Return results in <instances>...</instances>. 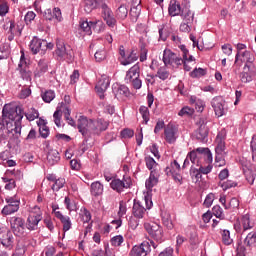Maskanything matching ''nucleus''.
<instances>
[{"mask_svg":"<svg viewBox=\"0 0 256 256\" xmlns=\"http://www.w3.org/2000/svg\"><path fill=\"white\" fill-rule=\"evenodd\" d=\"M83 10L87 15L93 13L94 9H102V17L108 27H115L117 20L113 17V11L107 6L105 0H83L81 3Z\"/></svg>","mask_w":256,"mask_h":256,"instance_id":"1","label":"nucleus"},{"mask_svg":"<svg viewBox=\"0 0 256 256\" xmlns=\"http://www.w3.org/2000/svg\"><path fill=\"white\" fill-rule=\"evenodd\" d=\"M77 129L83 137V145H85L89 139L93 137V119H89L86 116H80L77 120Z\"/></svg>","mask_w":256,"mask_h":256,"instance_id":"2","label":"nucleus"},{"mask_svg":"<svg viewBox=\"0 0 256 256\" xmlns=\"http://www.w3.org/2000/svg\"><path fill=\"white\" fill-rule=\"evenodd\" d=\"M2 116L9 121H17V127H19V121L23 120V109L13 103L6 104L2 109Z\"/></svg>","mask_w":256,"mask_h":256,"instance_id":"3","label":"nucleus"},{"mask_svg":"<svg viewBox=\"0 0 256 256\" xmlns=\"http://www.w3.org/2000/svg\"><path fill=\"white\" fill-rule=\"evenodd\" d=\"M2 116L9 121H17V127H19V121L23 120V109L13 103L6 104L2 109Z\"/></svg>","mask_w":256,"mask_h":256,"instance_id":"4","label":"nucleus"},{"mask_svg":"<svg viewBox=\"0 0 256 256\" xmlns=\"http://www.w3.org/2000/svg\"><path fill=\"white\" fill-rule=\"evenodd\" d=\"M125 81L129 83L133 89H141L143 81H141V65L139 63H136L126 72Z\"/></svg>","mask_w":256,"mask_h":256,"instance_id":"5","label":"nucleus"},{"mask_svg":"<svg viewBox=\"0 0 256 256\" xmlns=\"http://www.w3.org/2000/svg\"><path fill=\"white\" fill-rule=\"evenodd\" d=\"M56 55L62 61H73L75 54L73 48L69 45H65V42L61 39H56Z\"/></svg>","mask_w":256,"mask_h":256,"instance_id":"6","label":"nucleus"},{"mask_svg":"<svg viewBox=\"0 0 256 256\" xmlns=\"http://www.w3.org/2000/svg\"><path fill=\"white\" fill-rule=\"evenodd\" d=\"M144 228L147 231L149 237L154 239L156 243H163L165 241L163 227L155 222L145 223Z\"/></svg>","mask_w":256,"mask_h":256,"instance_id":"7","label":"nucleus"},{"mask_svg":"<svg viewBox=\"0 0 256 256\" xmlns=\"http://www.w3.org/2000/svg\"><path fill=\"white\" fill-rule=\"evenodd\" d=\"M10 227L12 230V233L16 237H25L27 235V232H25V229L27 228L25 219L22 217H12L10 218Z\"/></svg>","mask_w":256,"mask_h":256,"instance_id":"8","label":"nucleus"},{"mask_svg":"<svg viewBox=\"0 0 256 256\" xmlns=\"http://www.w3.org/2000/svg\"><path fill=\"white\" fill-rule=\"evenodd\" d=\"M199 129L195 131L194 137L200 143H207L209 137V128L207 127V122L205 118H200L198 121Z\"/></svg>","mask_w":256,"mask_h":256,"instance_id":"9","label":"nucleus"},{"mask_svg":"<svg viewBox=\"0 0 256 256\" xmlns=\"http://www.w3.org/2000/svg\"><path fill=\"white\" fill-rule=\"evenodd\" d=\"M162 61L165 67H167V65H183V58L179 57L176 53H173V51L169 49L164 50Z\"/></svg>","mask_w":256,"mask_h":256,"instance_id":"10","label":"nucleus"},{"mask_svg":"<svg viewBox=\"0 0 256 256\" xmlns=\"http://www.w3.org/2000/svg\"><path fill=\"white\" fill-rule=\"evenodd\" d=\"M110 187L116 193H123L124 189L131 187V177H124L123 180L115 178L111 181Z\"/></svg>","mask_w":256,"mask_h":256,"instance_id":"11","label":"nucleus"},{"mask_svg":"<svg viewBox=\"0 0 256 256\" xmlns=\"http://www.w3.org/2000/svg\"><path fill=\"white\" fill-rule=\"evenodd\" d=\"M5 201L7 205L2 209V215H12V213H17L19 211L21 201L13 197H8Z\"/></svg>","mask_w":256,"mask_h":256,"instance_id":"12","label":"nucleus"},{"mask_svg":"<svg viewBox=\"0 0 256 256\" xmlns=\"http://www.w3.org/2000/svg\"><path fill=\"white\" fill-rule=\"evenodd\" d=\"M106 129H109V121L103 118L92 120V136L101 135Z\"/></svg>","mask_w":256,"mask_h":256,"instance_id":"13","label":"nucleus"},{"mask_svg":"<svg viewBox=\"0 0 256 256\" xmlns=\"http://www.w3.org/2000/svg\"><path fill=\"white\" fill-rule=\"evenodd\" d=\"M149 253H151V245H149V242H143L140 245L133 246L129 256H147Z\"/></svg>","mask_w":256,"mask_h":256,"instance_id":"14","label":"nucleus"},{"mask_svg":"<svg viewBox=\"0 0 256 256\" xmlns=\"http://www.w3.org/2000/svg\"><path fill=\"white\" fill-rule=\"evenodd\" d=\"M0 243L3 247H13V243H15L13 232L5 228H0Z\"/></svg>","mask_w":256,"mask_h":256,"instance_id":"15","label":"nucleus"},{"mask_svg":"<svg viewBox=\"0 0 256 256\" xmlns=\"http://www.w3.org/2000/svg\"><path fill=\"white\" fill-rule=\"evenodd\" d=\"M255 65H245L243 71L240 74V81L242 83H251L253 81V77H255Z\"/></svg>","mask_w":256,"mask_h":256,"instance_id":"16","label":"nucleus"},{"mask_svg":"<svg viewBox=\"0 0 256 256\" xmlns=\"http://www.w3.org/2000/svg\"><path fill=\"white\" fill-rule=\"evenodd\" d=\"M211 105L217 117H223V115H225V100H223V97H214L211 101Z\"/></svg>","mask_w":256,"mask_h":256,"instance_id":"17","label":"nucleus"},{"mask_svg":"<svg viewBox=\"0 0 256 256\" xmlns=\"http://www.w3.org/2000/svg\"><path fill=\"white\" fill-rule=\"evenodd\" d=\"M6 133H8V135H13V137H15L16 139H18V137H21V121H19V125L17 128V120H9L6 121Z\"/></svg>","mask_w":256,"mask_h":256,"instance_id":"18","label":"nucleus"},{"mask_svg":"<svg viewBox=\"0 0 256 256\" xmlns=\"http://www.w3.org/2000/svg\"><path fill=\"white\" fill-rule=\"evenodd\" d=\"M177 127L173 124H168L164 129V137L167 143L173 144L177 141Z\"/></svg>","mask_w":256,"mask_h":256,"instance_id":"19","label":"nucleus"},{"mask_svg":"<svg viewBox=\"0 0 256 256\" xmlns=\"http://www.w3.org/2000/svg\"><path fill=\"white\" fill-rule=\"evenodd\" d=\"M43 219L41 214L29 215L26 221V229L28 231H37L39 229V222Z\"/></svg>","mask_w":256,"mask_h":256,"instance_id":"20","label":"nucleus"},{"mask_svg":"<svg viewBox=\"0 0 256 256\" xmlns=\"http://www.w3.org/2000/svg\"><path fill=\"white\" fill-rule=\"evenodd\" d=\"M44 18L47 21H57L60 23V21H63V15L61 14V9L60 8H54L53 10L51 9H46L44 11Z\"/></svg>","mask_w":256,"mask_h":256,"instance_id":"21","label":"nucleus"},{"mask_svg":"<svg viewBox=\"0 0 256 256\" xmlns=\"http://www.w3.org/2000/svg\"><path fill=\"white\" fill-rule=\"evenodd\" d=\"M242 169L246 177V181L249 183V185H253V183H255L256 167L251 164H247L242 166Z\"/></svg>","mask_w":256,"mask_h":256,"instance_id":"22","label":"nucleus"},{"mask_svg":"<svg viewBox=\"0 0 256 256\" xmlns=\"http://www.w3.org/2000/svg\"><path fill=\"white\" fill-rule=\"evenodd\" d=\"M141 15V0H132L130 8V18L134 23L139 19Z\"/></svg>","mask_w":256,"mask_h":256,"instance_id":"23","label":"nucleus"},{"mask_svg":"<svg viewBox=\"0 0 256 256\" xmlns=\"http://www.w3.org/2000/svg\"><path fill=\"white\" fill-rule=\"evenodd\" d=\"M183 4L179 3L177 0H171L169 7H168V13L171 15V17H177L178 15H181L183 12Z\"/></svg>","mask_w":256,"mask_h":256,"instance_id":"24","label":"nucleus"},{"mask_svg":"<svg viewBox=\"0 0 256 256\" xmlns=\"http://www.w3.org/2000/svg\"><path fill=\"white\" fill-rule=\"evenodd\" d=\"M113 94L115 95L116 99H123L125 97H129V88L125 85H114L112 87Z\"/></svg>","mask_w":256,"mask_h":256,"instance_id":"25","label":"nucleus"},{"mask_svg":"<svg viewBox=\"0 0 256 256\" xmlns=\"http://www.w3.org/2000/svg\"><path fill=\"white\" fill-rule=\"evenodd\" d=\"M132 213L136 219H143L145 217V213H147V209L143 207L141 201L134 200Z\"/></svg>","mask_w":256,"mask_h":256,"instance_id":"26","label":"nucleus"},{"mask_svg":"<svg viewBox=\"0 0 256 256\" xmlns=\"http://www.w3.org/2000/svg\"><path fill=\"white\" fill-rule=\"evenodd\" d=\"M109 85H110L109 78H102L96 84L95 89L98 95L100 96V99H103V97H105L103 93L107 91V89L109 88Z\"/></svg>","mask_w":256,"mask_h":256,"instance_id":"27","label":"nucleus"},{"mask_svg":"<svg viewBox=\"0 0 256 256\" xmlns=\"http://www.w3.org/2000/svg\"><path fill=\"white\" fill-rule=\"evenodd\" d=\"M30 50L33 53V55H37L40 51H43V40L34 37L30 42Z\"/></svg>","mask_w":256,"mask_h":256,"instance_id":"28","label":"nucleus"},{"mask_svg":"<svg viewBox=\"0 0 256 256\" xmlns=\"http://www.w3.org/2000/svg\"><path fill=\"white\" fill-rule=\"evenodd\" d=\"M97 23L95 22H89L87 20H80L79 27L81 31L86 33L87 35H91L93 33L92 29H95Z\"/></svg>","mask_w":256,"mask_h":256,"instance_id":"29","label":"nucleus"},{"mask_svg":"<svg viewBox=\"0 0 256 256\" xmlns=\"http://www.w3.org/2000/svg\"><path fill=\"white\" fill-rule=\"evenodd\" d=\"M180 17H182L184 23H193L195 19V14L192 13L191 9L188 6H184L182 12L180 13Z\"/></svg>","mask_w":256,"mask_h":256,"instance_id":"30","label":"nucleus"},{"mask_svg":"<svg viewBox=\"0 0 256 256\" xmlns=\"http://www.w3.org/2000/svg\"><path fill=\"white\" fill-rule=\"evenodd\" d=\"M55 217L61 221L63 231L67 232L71 229V218L69 216H63L61 212H55Z\"/></svg>","mask_w":256,"mask_h":256,"instance_id":"31","label":"nucleus"},{"mask_svg":"<svg viewBox=\"0 0 256 256\" xmlns=\"http://www.w3.org/2000/svg\"><path fill=\"white\" fill-rule=\"evenodd\" d=\"M47 161H48V164L51 166L57 165V163H59V161H61V156H59V151L49 150L48 155H47Z\"/></svg>","mask_w":256,"mask_h":256,"instance_id":"32","label":"nucleus"},{"mask_svg":"<svg viewBox=\"0 0 256 256\" xmlns=\"http://www.w3.org/2000/svg\"><path fill=\"white\" fill-rule=\"evenodd\" d=\"M242 59L240 60L239 64L246 63L245 65H253L255 61V56L251 51H244L241 55Z\"/></svg>","mask_w":256,"mask_h":256,"instance_id":"33","label":"nucleus"},{"mask_svg":"<svg viewBox=\"0 0 256 256\" xmlns=\"http://www.w3.org/2000/svg\"><path fill=\"white\" fill-rule=\"evenodd\" d=\"M91 194L94 197H99V195H103V184L101 182L96 181L91 184Z\"/></svg>","mask_w":256,"mask_h":256,"instance_id":"34","label":"nucleus"},{"mask_svg":"<svg viewBox=\"0 0 256 256\" xmlns=\"http://www.w3.org/2000/svg\"><path fill=\"white\" fill-rule=\"evenodd\" d=\"M157 183H159V179L155 176V171H151L149 179L146 180V189L151 191Z\"/></svg>","mask_w":256,"mask_h":256,"instance_id":"35","label":"nucleus"},{"mask_svg":"<svg viewBox=\"0 0 256 256\" xmlns=\"http://www.w3.org/2000/svg\"><path fill=\"white\" fill-rule=\"evenodd\" d=\"M165 173L168 177H172L176 183H180V185L183 183V176L178 172L171 170L170 167H166Z\"/></svg>","mask_w":256,"mask_h":256,"instance_id":"36","label":"nucleus"},{"mask_svg":"<svg viewBox=\"0 0 256 256\" xmlns=\"http://www.w3.org/2000/svg\"><path fill=\"white\" fill-rule=\"evenodd\" d=\"M127 15H129V9L127 8V5H120L119 8L116 10L117 19H127Z\"/></svg>","mask_w":256,"mask_h":256,"instance_id":"37","label":"nucleus"},{"mask_svg":"<svg viewBox=\"0 0 256 256\" xmlns=\"http://www.w3.org/2000/svg\"><path fill=\"white\" fill-rule=\"evenodd\" d=\"M162 223L164 227H166V229H168L169 231H171L175 227V225L173 224V220H171V214L169 213H164L162 215Z\"/></svg>","mask_w":256,"mask_h":256,"instance_id":"38","label":"nucleus"},{"mask_svg":"<svg viewBox=\"0 0 256 256\" xmlns=\"http://www.w3.org/2000/svg\"><path fill=\"white\" fill-rule=\"evenodd\" d=\"M49 69V65H47V62L45 60H40L38 62V67L36 69V74L38 77H41L44 73H47Z\"/></svg>","mask_w":256,"mask_h":256,"instance_id":"39","label":"nucleus"},{"mask_svg":"<svg viewBox=\"0 0 256 256\" xmlns=\"http://www.w3.org/2000/svg\"><path fill=\"white\" fill-rule=\"evenodd\" d=\"M62 111L64 113V119L67 120L68 125H71V127H77V123H75V120L71 118V109L65 106Z\"/></svg>","mask_w":256,"mask_h":256,"instance_id":"40","label":"nucleus"},{"mask_svg":"<svg viewBox=\"0 0 256 256\" xmlns=\"http://www.w3.org/2000/svg\"><path fill=\"white\" fill-rule=\"evenodd\" d=\"M222 243L224 245H231L233 243V239L231 238V232L229 230H222L220 232Z\"/></svg>","mask_w":256,"mask_h":256,"instance_id":"41","label":"nucleus"},{"mask_svg":"<svg viewBox=\"0 0 256 256\" xmlns=\"http://www.w3.org/2000/svg\"><path fill=\"white\" fill-rule=\"evenodd\" d=\"M217 146L215 148L216 153H224L225 154V140L221 138V135L218 134L216 137Z\"/></svg>","mask_w":256,"mask_h":256,"instance_id":"42","label":"nucleus"},{"mask_svg":"<svg viewBox=\"0 0 256 256\" xmlns=\"http://www.w3.org/2000/svg\"><path fill=\"white\" fill-rule=\"evenodd\" d=\"M241 223L243 227V233H245V231H249V229H253V225H251V218L248 214L242 217Z\"/></svg>","mask_w":256,"mask_h":256,"instance_id":"43","label":"nucleus"},{"mask_svg":"<svg viewBox=\"0 0 256 256\" xmlns=\"http://www.w3.org/2000/svg\"><path fill=\"white\" fill-rule=\"evenodd\" d=\"M44 103H51L55 99V91L47 90L41 94Z\"/></svg>","mask_w":256,"mask_h":256,"instance_id":"44","label":"nucleus"},{"mask_svg":"<svg viewBox=\"0 0 256 256\" xmlns=\"http://www.w3.org/2000/svg\"><path fill=\"white\" fill-rule=\"evenodd\" d=\"M207 75V69L203 68H195L191 73L190 77L193 79L199 78V77H205Z\"/></svg>","mask_w":256,"mask_h":256,"instance_id":"45","label":"nucleus"},{"mask_svg":"<svg viewBox=\"0 0 256 256\" xmlns=\"http://www.w3.org/2000/svg\"><path fill=\"white\" fill-rule=\"evenodd\" d=\"M138 59L139 56H137V53H135V51H131L129 56L122 62V65H131V63H135V61H137Z\"/></svg>","mask_w":256,"mask_h":256,"instance_id":"46","label":"nucleus"},{"mask_svg":"<svg viewBox=\"0 0 256 256\" xmlns=\"http://www.w3.org/2000/svg\"><path fill=\"white\" fill-rule=\"evenodd\" d=\"M156 77H159L162 81L169 79V71L165 66L160 67L157 71Z\"/></svg>","mask_w":256,"mask_h":256,"instance_id":"47","label":"nucleus"},{"mask_svg":"<svg viewBox=\"0 0 256 256\" xmlns=\"http://www.w3.org/2000/svg\"><path fill=\"white\" fill-rule=\"evenodd\" d=\"M38 127L40 136L43 137V139H47V137H49V127L47 126V124H41V122H39Z\"/></svg>","mask_w":256,"mask_h":256,"instance_id":"48","label":"nucleus"},{"mask_svg":"<svg viewBox=\"0 0 256 256\" xmlns=\"http://www.w3.org/2000/svg\"><path fill=\"white\" fill-rule=\"evenodd\" d=\"M219 185L223 189V191H227L228 189H233V187H237V182L232 180H227L224 182H219Z\"/></svg>","mask_w":256,"mask_h":256,"instance_id":"49","label":"nucleus"},{"mask_svg":"<svg viewBox=\"0 0 256 256\" xmlns=\"http://www.w3.org/2000/svg\"><path fill=\"white\" fill-rule=\"evenodd\" d=\"M26 119L28 121H35V119L39 118V111H37L35 108H31L26 114Z\"/></svg>","mask_w":256,"mask_h":256,"instance_id":"50","label":"nucleus"},{"mask_svg":"<svg viewBox=\"0 0 256 256\" xmlns=\"http://www.w3.org/2000/svg\"><path fill=\"white\" fill-rule=\"evenodd\" d=\"M64 203L68 211H77V203L69 197H65Z\"/></svg>","mask_w":256,"mask_h":256,"instance_id":"51","label":"nucleus"},{"mask_svg":"<svg viewBox=\"0 0 256 256\" xmlns=\"http://www.w3.org/2000/svg\"><path fill=\"white\" fill-rule=\"evenodd\" d=\"M144 161H145L146 167H147V169H149V171H151L152 169H155V167H157V162L151 156H146L144 158Z\"/></svg>","mask_w":256,"mask_h":256,"instance_id":"52","label":"nucleus"},{"mask_svg":"<svg viewBox=\"0 0 256 256\" xmlns=\"http://www.w3.org/2000/svg\"><path fill=\"white\" fill-rule=\"evenodd\" d=\"M63 187H65V178H58L52 185V190L59 191V189H63Z\"/></svg>","mask_w":256,"mask_h":256,"instance_id":"53","label":"nucleus"},{"mask_svg":"<svg viewBox=\"0 0 256 256\" xmlns=\"http://www.w3.org/2000/svg\"><path fill=\"white\" fill-rule=\"evenodd\" d=\"M187 157H188V159H190V161L193 165L199 166V159H201V158L199 157V154H197V152L195 150L188 153Z\"/></svg>","mask_w":256,"mask_h":256,"instance_id":"54","label":"nucleus"},{"mask_svg":"<svg viewBox=\"0 0 256 256\" xmlns=\"http://www.w3.org/2000/svg\"><path fill=\"white\" fill-rule=\"evenodd\" d=\"M53 117H54L55 125H57L58 127H61V117H63V112L59 107L54 112Z\"/></svg>","mask_w":256,"mask_h":256,"instance_id":"55","label":"nucleus"},{"mask_svg":"<svg viewBox=\"0 0 256 256\" xmlns=\"http://www.w3.org/2000/svg\"><path fill=\"white\" fill-rule=\"evenodd\" d=\"M140 115H142V119L145 121V125L149 123V108L147 106H141L139 109Z\"/></svg>","mask_w":256,"mask_h":256,"instance_id":"56","label":"nucleus"},{"mask_svg":"<svg viewBox=\"0 0 256 256\" xmlns=\"http://www.w3.org/2000/svg\"><path fill=\"white\" fill-rule=\"evenodd\" d=\"M193 113H195V110L193 108H190L189 106H185L179 111L178 115L180 117H185V115H187L188 117H191Z\"/></svg>","mask_w":256,"mask_h":256,"instance_id":"57","label":"nucleus"},{"mask_svg":"<svg viewBox=\"0 0 256 256\" xmlns=\"http://www.w3.org/2000/svg\"><path fill=\"white\" fill-rule=\"evenodd\" d=\"M80 216L82 217L83 223H89V221H91V212H89V210H87V208L81 209Z\"/></svg>","mask_w":256,"mask_h":256,"instance_id":"58","label":"nucleus"},{"mask_svg":"<svg viewBox=\"0 0 256 256\" xmlns=\"http://www.w3.org/2000/svg\"><path fill=\"white\" fill-rule=\"evenodd\" d=\"M190 175L193 178L196 179V183H199L200 179L203 177L202 172L199 169L191 168L190 169Z\"/></svg>","mask_w":256,"mask_h":256,"instance_id":"59","label":"nucleus"},{"mask_svg":"<svg viewBox=\"0 0 256 256\" xmlns=\"http://www.w3.org/2000/svg\"><path fill=\"white\" fill-rule=\"evenodd\" d=\"M214 201H215V194L209 193V194L206 196L203 205H204V207L209 208V207H211V206L213 205V202H214Z\"/></svg>","mask_w":256,"mask_h":256,"instance_id":"60","label":"nucleus"},{"mask_svg":"<svg viewBox=\"0 0 256 256\" xmlns=\"http://www.w3.org/2000/svg\"><path fill=\"white\" fill-rule=\"evenodd\" d=\"M9 143V134L4 131L0 134V149Z\"/></svg>","mask_w":256,"mask_h":256,"instance_id":"61","label":"nucleus"},{"mask_svg":"<svg viewBox=\"0 0 256 256\" xmlns=\"http://www.w3.org/2000/svg\"><path fill=\"white\" fill-rule=\"evenodd\" d=\"M124 239L121 235H117V236H114L110 242H111V245H113L114 247H121V244L123 243Z\"/></svg>","mask_w":256,"mask_h":256,"instance_id":"62","label":"nucleus"},{"mask_svg":"<svg viewBox=\"0 0 256 256\" xmlns=\"http://www.w3.org/2000/svg\"><path fill=\"white\" fill-rule=\"evenodd\" d=\"M9 13V5H7V2L0 1V16L5 17L6 14Z\"/></svg>","mask_w":256,"mask_h":256,"instance_id":"63","label":"nucleus"},{"mask_svg":"<svg viewBox=\"0 0 256 256\" xmlns=\"http://www.w3.org/2000/svg\"><path fill=\"white\" fill-rule=\"evenodd\" d=\"M250 147L252 150V159H253V161H256V136L252 137Z\"/></svg>","mask_w":256,"mask_h":256,"instance_id":"64","label":"nucleus"}]
</instances>
